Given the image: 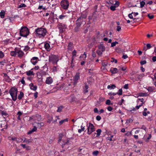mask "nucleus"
<instances>
[{
  "label": "nucleus",
  "mask_w": 156,
  "mask_h": 156,
  "mask_svg": "<svg viewBox=\"0 0 156 156\" xmlns=\"http://www.w3.org/2000/svg\"><path fill=\"white\" fill-rule=\"evenodd\" d=\"M87 17V16L86 15L82 14L76 21V25L78 27H81L82 24H85V19Z\"/></svg>",
  "instance_id": "nucleus-1"
},
{
  "label": "nucleus",
  "mask_w": 156,
  "mask_h": 156,
  "mask_svg": "<svg viewBox=\"0 0 156 156\" xmlns=\"http://www.w3.org/2000/svg\"><path fill=\"white\" fill-rule=\"evenodd\" d=\"M9 93L12 97V100L16 101L17 99L18 90L15 87L11 88L9 91Z\"/></svg>",
  "instance_id": "nucleus-2"
},
{
  "label": "nucleus",
  "mask_w": 156,
  "mask_h": 156,
  "mask_svg": "<svg viewBox=\"0 0 156 156\" xmlns=\"http://www.w3.org/2000/svg\"><path fill=\"white\" fill-rule=\"evenodd\" d=\"M29 30L28 28L24 26L21 28L20 34L21 36L26 37L29 34Z\"/></svg>",
  "instance_id": "nucleus-3"
},
{
  "label": "nucleus",
  "mask_w": 156,
  "mask_h": 156,
  "mask_svg": "<svg viewBox=\"0 0 156 156\" xmlns=\"http://www.w3.org/2000/svg\"><path fill=\"white\" fill-rule=\"evenodd\" d=\"M46 30L43 28H38L35 30L37 35L39 37H44L46 34Z\"/></svg>",
  "instance_id": "nucleus-4"
},
{
  "label": "nucleus",
  "mask_w": 156,
  "mask_h": 156,
  "mask_svg": "<svg viewBox=\"0 0 156 156\" xmlns=\"http://www.w3.org/2000/svg\"><path fill=\"white\" fill-rule=\"evenodd\" d=\"M59 60V58L57 55H51L49 56V62H51L54 65H56Z\"/></svg>",
  "instance_id": "nucleus-5"
},
{
  "label": "nucleus",
  "mask_w": 156,
  "mask_h": 156,
  "mask_svg": "<svg viewBox=\"0 0 156 156\" xmlns=\"http://www.w3.org/2000/svg\"><path fill=\"white\" fill-rule=\"evenodd\" d=\"M87 133L90 135L95 130V128L93 125L91 123H89L88 126H87Z\"/></svg>",
  "instance_id": "nucleus-6"
},
{
  "label": "nucleus",
  "mask_w": 156,
  "mask_h": 156,
  "mask_svg": "<svg viewBox=\"0 0 156 156\" xmlns=\"http://www.w3.org/2000/svg\"><path fill=\"white\" fill-rule=\"evenodd\" d=\"M61 5L63 9H66L69 7V2L67 0H63L61 2Z\"/></svg>",
  "instance_id": "nucleus-7"
},
{
  "label": "nucleus",
  "mask_w": 156,
  "mask_h": 156,
  "mask_svg": "<svg viewBox=\"0 0 156 156\" xmlns=\"http://www.w3.org/2000/svg\"><path fill=\"white\" fill-rule=\"evenodd\" d=\"M58 27L61 33H62L66 28V26L65 24L60 23L58 24Z\"/></svg>",
  "instance_id": "nucleus-8"
},
{
  "label": "nucleus",
  "mask_w": 156,
  "mask_h": 156,
  "mask_svg": "<svg viewBox=\"0 0 156 156\" xmlns=\"http://www.w3.org/2000/svg\"><path fill=\"white\" fill-rule=\"evenodd\" d=\"M80 76L79 73H77L75 76L73 80V85H75L78 82V80L80 79Z\"/></svg>",
  "instance_id": "nucleus-9"
},
{
  "label": "nucleus",
  "mask_w": 156,
  "mask_h": 156,
  "mask_svg": "<svg viewBox=\"0 0 156 156\" xmlns=\"http://www.w3.org/2000/svg\"><path fill=\"white\" fill-rule=\"evenodd\" d=\"M1 127L3 129H6L8 127V125L5 121H3L1 124Z\"/></svg>",
  "instance_id": "nucleus-10"
},
{
  "label": "nucleus",
  "mask_w": 156,
  "mask_h": 156,
  "mask_svg": "<svg viewBox=\"0 0 156 156\" xmlns=\"http://www.w3.org/2000/svg\"><path fill=\"white\" fill-rule=\"evenodd\" d=\"M53 82L52 78L51 77H49L47 78L46 83L48 84H51Z\"/></svg>",
  "instance_id": "nucleus-11"
},
{
  "label": "nucleus",
  "mask_w": 156,
  "mask_h": 156,
  "mask_svg": "<svg viewBox=\"0 0 156 156\" xmlns=\"http://www.w3.org/2000/svg\"><path fill=\"white\" fill-rule=\"evenodd\" d=\"M98 48L102 52H104L105 50V47L103 44H100L98 46Z\"/></svg>",
  "instance_id": "nucleus-12"
},
{
  "label": "nucleus",
  "mask_w": 156,
  "mask_h": 156,
  "mask_svg": "<svg viewBox=\"0 0 156 156\" xmlns=\"http://www.w3.org/2000/svg\"><path fill=\"white\" fill-rule=\"evenodd\" d=\"M37 59H38L37 57H33L31 60V62L34 65H35L37 62Z\"/></svg>",
  "instance_id": "nucleus-13"
},
{
  "label": "nucleus",
  "mask_w": 156,
  "mask_h": 156,
  "mask_svg": "<svg viewBox=\"0 0 156 156\" xmlns=\"http://www.w3.org/2000/svg\"><path fill=\"white\" fill-rule=\"evenodd\" d=\"M44 47L46 50L48 51H49L51 50V48L49 44L48 43H46L44 44Z\"/></svg>",
  "instance_id": "nucleus-14"
},
{
  "label": "nucleus",
  "mask_w": 156,
  "mask_h": 156,
  "mask_svg": "<svg viewBox=\"0 0 156 156\" xmlns=\"http://www.w3.org/2000/svg\"><path fill=\"white\" fill-rule=\"evenodd\" d=\"M30 89L34 91H35L37 88V86L36 85H34L33 83H30L29 84Z\"/></svg>",
  "instance_id": "nucleus-15"
},
{
  "label": "nucleus",
  "mask_w": 156,
  "mask_h": 156,
  "mask_svg": "<svg viewBox=\"0 0 156 156\" xmlns=\"http://www.w3.org/2000/svg\"><path fill=\"white\" fill-rule=\"evenodd\" d=\"M135 80L136 81H138L140 80L143 77V75L141 74H137L135 76Z\"/></svg>",
  "instance_id": "nucleus-16"
},
{
  "label": "nucleus",
  "mask_w": 156,
  "mask_h": 156,
  "mask_svg": "<svg viewBox=\"0 0 156 156\" xmlns=\"http://www.w3.org/2000/svg\"><path fill=\"white\" fill-rule=\"evenodd\" d=\"M110 71L112 74H115L118 72V69L116 68H111L110 70Z\"/></svg>",
  "instance_id": "nucleus-17"
},
{
  "label": "nucleus",
  "mask_w": 156,
  "mask_h": 156,
  "mask_svg": "<svg viewBox=\"0 0 156 156\" xmlns=\"http://www.w3.org/2000/svg\"><path fill=\"white\" fill-rule=\"evenodd\" d=\"M88 86L87 84H86L84 87L83 88V92L84 93H87L88 92Z\"/></svg>",
  "instance_id": "nucleus-18"
},
{
  "label": "nucleus",
  "mask_w": 156,
  "mask_h": 156,
  "mask_svg": "<svg viewBox=\"0 0 156 156\" xmlns=\"http://www.w3.org/2000/svg\"><path fill=\"white\" fill-rule=\"evenodd\" d=\"M27 75L28 76L33 75L34 76V73H33V71H31V70H29L27 71L26 72Z\"/></svg>",
  "instance_id": "nucleus-19"
},
{
  "label": "nucleus",
  "mask_w": 156,
  "mask_h": 156,
  "mask_svg": "<svg viewBox=\"0 0 156 156\" xmlns=\"http://www.w3.org/2000/svg\"><path fill=\"white\" fill-rule=\"evenodd\" d=\"M23 95V93L22 91L20 92V94L18 96V99L20 100L21 99Z\"/></svg>",
  "instance_id": "nucleus-20"
},
{
  "label": "nucleus",
  "mask_w": 156,
  "mask_h": 156,
  "mask_svg": "<svg viewBox=\"0 0 156 156\" xmlns=\"http://www.w3.org/2000/svg\"><path fill=\"white\" fill-rule=\"evenodd\" d=\"M83 123L82 124V125L81 126V129H79L78 130V132L79 133H81L82 131H83L85 129V126H83Z\"/></svg>",
  "instance_id": "nucleus-21"
},
{
  "label": "nucleus",
  "mask_w": 156,
  "mask_h": 156,
  "mask_svg": "<svg viewBox=\"0 0 156 156\" xmlns=\"http://www.w3.org/2000/svg\"><path fill=\"white\" fill-rule=\"evenodd\" d=\"M5 11L4 10H2L0 12V16L2 18H3L5 17Z\"/></svg>",
  "instance_id": "nucleus-22"
},
{
  "label": "nucleus",
  "mask_w": 156,
  "mask_h": 156,
  "mask_svg": "<svg viewBox=\"0 0 156 156\" xmlns=\"http://www.w3.org/2000/svg\"><path fill=\"white\" fill-rule=\"evenodd\" d=\"M73 46V43L70 42L69 43L68 46V49L69 50H71Z\"/></svg>",
  "instance_id": "nucleus-23"
},
{
  "label": "nucleus",
  "mask_w": 156,
  "mask_h": 156,
  "mask_svg": "<svg viewBox=\"0 0 156 156\" xmlns=\"http://www.w3.org/2000/svg\"><path fill=\"white\" fill-rule=\"evenodd\" d=\"M116 87V86L114 84H112L111 85H108L107 86V88L108 89H114Z\"/></svg>",
  "instance_id": "nucleus-24"
},
{
  "label": "nucleus",
  "mask_w": 156,
  "mask_h": 156,
  "mask_svg": "<svg viewBox=\"0 0 156 156\" xmlns=\"http://www.w3.org/2000/svg\"><path fill=\"white\" fill-rule=\"evenodd\" d=\"M24 53V52L21 50L18 54V57L19 58H22L23 56Z\"/></svg>",
  "instance_id": "nucleus-25"
},
{
  "label": "nucleus",
  "mask_w": 156,
  "mask_h": 156,
  "mask_svg": "<svg viewBox=\"0 0 156 156\" xmlns=\"http://www.w3.org/2000/svg\"><path fill=\"white\" fill-rule=\"evenodd\" d=\"M101 129H98L96 131L97 132V135L96 137H98L100 135L101 133Z\"/></svg>",
  "instance_id": "nucleus-26"
},
{
  "label": "nucleus",
  "mask_w": 156,
  "mask_h": 156,
  "mask_svg": "<svg viewBox=\"0 0 156 156\" xmlns=\"http://www.w3.org/2000/svg\"><path fill=\"white\" fill-rule=\"evenodd\" d=\"M68 121V119L66 118L63 120H62L61 121H60L59 122V123L60 125H62L64 122H67Z\"/></svg>",
  "instance_id": "nucleus-27"
},
{
  "label": "nucleus",
  "mask_w": 156,
  "mask_h": 156,
  "mask_svg": "<svg viewBox=\"0 0 156 156\" xmlns=\"http://www.w3.org/2000/svg\"><path fill=\"white\" fill-rule=\"evenodd\" d=\"M53 119V118L52 116H50L48 117V120L47 121V122L49 123H50L51 121Z\"/></svg>",
  "instance_id": "nucleus-28"
},
{
  "label": "nucleus",
  "mask_w": 156,
  "mask_h": 156,
  "mask_svg": "<svg viewBox=\"0 0 156 156\" xmlns=\"http://www.w3.org/2000/svg\"><path fill=\"white\" fill-rule=\"evenodd\" d=\"M63 108V106H60L58 107L57 112H61L62 111V109Z\"/></svg>",
  "instance_id": "nucleus-29"
},
{
  "label": "nucleus",
  "mask_w": 156,
  "mask_h": 156,
  "mask_svg": "<svg viewBox=\"0 0 156 156\" xmlns=\"http://www.w3.org/2000/svg\"><path fill=\"white\" fill-rule=\"evenodd\" d=\"M63 136V135L62 134L60 133L59 134L58 137V143H59L61 141Z\"/></svg>",
  "instance_id": "nucleus-30"
},
{
  "label": "nucleus",
  "mask_w": 156,
  "mask_h": 156,
  "mask_svg": "<svg viewBox=\"0 0 156 156\" xmlns=\"http://www.w3.org/2000/svg\"><path fill=\"white\" fill-rule=\"evenodd\" d=\"M72 58H74V57L76 56V51L75 50H74L73 51L72 53Z\"/></svg>",
  "instance_id": "nucleus-31"
},
{
  "label": "nucleus",
  "mask_w": 156,
  "mask_h": 156,
  "mask_svg": "<svg viewBox=\"0 0 156 156\" xmlns=\"http://www.w3.org/2000/svg\"><path fill=\"white\" fill-rule=\"evenodd\" d=\"M69 143V140H67L66 142H63V143L62 144V148L65 145L68 144Z\"/></svg>",
  "instance_id": "nucleus-32"
},
{
  "label": "nucleus",
  "mask_w": 156,
  "mask_h": 156,
  "mask_svg": "<svg viewBox=\"0 0 156 156\" xmlns=\"http://www.w3.org/2000/svg\"><path fill=\"white\" fill-rule=\"evenodd\" d=\"M153 81L154 82V85L156 87V73L154 74V77L153 78Z\"/></svg>",
  "instance_id": "nucleus-33"
},
{
  "label": "nucleus",
  "mask_w": 156,
  "mask_h": 156,
  "mask_svg": "<svg viewBox=\"0 0 156 156\" xmlns=\"http://www.w3.org/2000/svg\"><path fill=\"white\" fill-rule=\"evenodd\" d=\"M99 153V151H95L92 153V154L94 156H97Z\"/></svg>",
  "instance_id": "nucleus-34"
},
{
  "label": "nucleus",
  "mask_w": 156,
  "mask_h": 156,
  "mask_svg": "<svg viewBox=\"0 0 156 156\" xmlns=\"http://www.w3.org/2000/svg\"><path fill=\"white\" fill-rule=\"evenodd\" d=\"M140 7L141 8H143L144 5L145 3L144 1H142L140 2Z\"/></svg>",
  "instance_id": "nucleus-35"
},
{
  "label": "nucleus",
  "mask_w": 156,
  "mask_h": 156,
  "mask_svg": "<svg viewBox=\"0 0 156 156\" xmlns=\"http://www.w3.org/2000/svg\"><path fill=\"white\" fill-rule=\"evenodd\" d=\"M66 15H61L59 16V18L61 20H62L66 18Z\"/></svg>",
  "instance_id": "nucleus-36"
},
{
  "label": "nucleus",
  "mask_w": 156,
  "mask_h": 156,
  "mask_svg": "<svg viewBox=\"0 0 156 156\" xmlns=\"http://www.w3.org/2000/svg\"><path fill=\"white\" fill-rule=\"evenodd\" d=\"M44 124L43 122H41L40 123H37V126L39 128L41 127V126H44Z\"/></svg>",
  "instance_id": "nucleus-37"
},
{
  "label": "nucleus",
  "mask_w": 156,
  "mask_h": 156,
  "mask_svg": "<svg viewBox=\"0 0 156 156\" xmlns=\"http://www.w3.org/2000/svg\"><path fill=\"white\" fill-rule=\"evenodd\" d=\"M80 27H78L77 25H76V26L75 27L74 29V30L75 32H77L80 29Z\"/></svg>",
  "instance_id": "nucleus-38"
},
{
  "label": "nucleus",
  "mask_w": 156,
  "mask_h": 156,
  "mask_svg": "<svg viewBox=\"0 0 156 156\" xmlns=\"http://www.w3.org/2000/svg\"><path fill=\"white\" fill-rule=\"evenodd\" d=\"M96 52L98 55H101L102 54V52L100 50H97L96 51Z\"/></svg>",
  "instance_id": "nucleus-39"
},
{
  "label": "nucleus",
  "mask_w": 156,
  "mask_h": 156,
  "mask_svg": "<svg viewBox=\"0 0 156 156\" xmlns=\"http://www.w3.org/2000/svg\"><path fill=\"white\" fill-rule=\"evenodd\" d=\"M52 71L53 72H57V67L56 66H53V68H52Z\"/></svg>",
  "instance_id": "nucleus-40"
},
{
  "label": "nucleus",
  "mask_w": 156,
  "mask_h": 156,
  "mask_svg": "<svg viewBox=\"0 0 156 156\" xmlns=\"http://www.w3.org/2000/svg\"><path fill=\"white\" fill-rule=\"evenodd\" d=\"M26 5L25 4L23 3L21 4L18 7V8H21L22 7H26Z\"/></svg>",
  "instance_id": "nucleus-41"
},
{
  "label": "nucleus",
  "mask_w": 156,
  "mask_h": 156,
  "mask_svg": "<svg viewBox=\"0 0 156 156\" xmlns=\"http://www.w3.org/2000/svg\"><path fill=\"white\" fill-rule=\"evenodd\" d=\"M119 92H117V94L119 95H121L122 94V89H119Z\"/></svg>",
  "instance_id": "nucleus-42"
},
{
  "label": "nucleus",
  "mask_w": 156,
  "mask_h": 156,
  "mask_svg": "<svg viewBox=\"0 0 156 156\" xmlns=\"http://www.w3.org/2000/svg\"><path fill=\"white\" fill-rule=\"evenodd\" d=\"M146 46H147V49L146 50H145V51H146L147 49H150L151 47V45L149 44H147L146 45Z\"/></svg>",
  "instance_id": "nucleus-43"
},
{
  "label": "nucleus",
  "mask_w": 156,
  "mask_h": 156,
  "mask_svg": "<svg viewBox=\"0 0 156 156\" xmlns=\"http://www.w3.org/2000/svg\"><path fill=\"white\" fill-rule=\"evenodd\" d=\"M10 55L12 56H15L16 54L15 51H11L10 52Z\"/></svg>",
  "instance_id": "nucleus-44"
},
{
  "label": "nucleus",
  "mask_w": 156,
  "mask_h": 156,
  "mask_svg": "<svg viewBox=\"0 0 156 156\" xmlns=\"http://www.w3.org/2000/svg\"><path fill=\"white\" fill-rule=\"evenodd\" d=\"M133 12H132L131 13L129 14L128 15L129 17L131 19H133V18L132 15V14H133Z\"/></svg>",
  "instance_id": "nucleus-45"
},
{
  "label": "nucleus",
  "mask_w": 156,
  "mask_h": 156,
  "mask_svg": "<svg viewBox=\"0 0 156 156\" xmlns=\"http://www.w3.org/2000/svg\"><path fill=\"white\" fill-rule=\"evenodd\" d=\"M147 16L148 18L151 19H153L154 17V16L153 15H151L150 14H148L147 15Z\"/></svg>",
  "instance_id": "nucleus-46"
},
{
  "label": "nucleus",
  "mask_w": 156,
  "mask_h": 156,
  "mask_svg": "<svg viewBox=\"0 0 156 156\" xmlns=\"http://www.w3.org/2000/svg\"><path fill=\"white\" fill-rule=\"evenodd\" d=\"M21 50L20 49H18L17 48H15V52L16 53H16L18 54L19 53V52Z\"/></svg>",
  "instance_id": "nucleus-47"
},
{
  "label": "nucleus",
  "mask_w": 156,
  "mask_h": 156,
  "mask_svg": "<svg viewBox=\"0 0 156 156\" xmlns=\"http://www.w3.org/2000/svg\"><path fill=\"white\" fill-rule=\"evenodd\" d=\"M116 6H115L114 5V6H111V7H110V9L113 11H115V8H116Z\"/></svg>",
  "instance_id": "nucleus-48"
},
{
  "label": "nucleus",
  "mask_w": 156,
  "mask_h": 156,
  "mask_svg": "<svg viewBox=\"0 0 156 156\" xmlns=\"http://www.w3.org/2000/svg\"><path fill=\"white\" fill-rule=\"evenodd\" d=\"M4 55L2 51H0V58H2L4 57Z\"/></svg>",
  "instance_id": "nucleus-49"
},
{
  "label": "nucleus",
  "mask_w": 156,
  "mask_h": 156,
  "mask_svg": "<svg viewBox=\"0 0 156 156\" xmlns=\"http://www.w3.org/2000/svg\"><path fill=\"white\" fill-rule=\"evenodd\" d=\"M147 94L145 93H140L139 94V96H146Z\"/></svg>",
  "instance_id": "nucleus-50"
},
{
  "label": "nucleus",
  "mask_w": 156,
  "mask_h": 156,
  "mask_svg": "<svg viewBox=\"0 0 156 156\" xmlns=\"http://www.w3.org/2000/svg\"><path fill=\"white\" fill-rule=\"evenodd\" d=\"M1 114L3 115L6 116L8 114L5 112L2 111L1 112Z\"/></svg>",
  "instance_id": "nucleus-51"
},
{
  "label": "nucleus",
  "mask_w": 156,
  "mask_h": 156,
  "mask_svg": "<svg viewBox=\"0 0 156 156\" xmlns=\"http://www.w3.org/2000/svg\"><path fill=\"white\" fill-rule=\"evenodd\" d=\"M105 103L106 105H108L112 104H111V101L109 100H107L106 101Z\"/></svg>",
  "instance_id": "nucleus-52"
},
{
  "label": "nucleus",
  "mask_w": 156,
  "mask_h": 156,
  "mask_svg": "<svg viewBox=\"0 0 156 156\" xmlns=\"http://www.w3.org/2000/svg\"><path fill=\"white\" fill-rule=\"evenodd\" d=\"M133 121V120L131 119H127L126 121V123H129L130 122H132Z\"/></svg>",
  "instance_id": "nucleus-53"
},
{
  "label": "nucleus",
  "mask_w": 156,
  "mask_h": 156,
  "mask_svg": "<svg viewBox=\"0 0 156 156\" xmlns=\"http://www.w3.org/2000/svg\"><path fill=\"white\" fill-rule=\"evenodd\" d=\"M24 77H23L22 78V80L21 81V83L22 84H24V85L25 84V81L24 80Z\"/></svg>",
  "instance_id": "nucleus-54"
},
{
  "label": "nucleus",
  "mask_w": 156,
  "mask_h": 156,
  "mask_svg": "<svg viewBox=\"0 0 156 156\" xmlns=\"http://www.w3.org/2000/svg\"><path fill=\"white\" fill-rule=\"evenodd\" d=\"M147 62L146 60L141 61L140 62V63L141 65H143L145 64Z\"/></svg>",
  "instance_id": "nucleus-55"
},
{
  "label": "nucleus",
  "mask_w": 156,
  "mask_h": 156,
  "mask_svg": "<svg viewBox=\"0 0 156 156\" xmlns=\"http://www.w3.org/2000/svg\"><path fill=\"white\" fill-rule=\"evenodd\" d=\"M108 63L107 62H103L102 63V65L103 67H105L107 66Z\"/></svg>",
  "instance_id": "nucleus-56"
},
{
  "label": "nucleus",
  "mask_w": 156,
  "mask_h": 156,
  "mask_svg": "<svg viewBox=\"0 0 156 156\" xmlns=\"http://www.w3.org/2000/svg\"><path fill=\"white\" fill-rule=\"evenodd\" d=\"M119 2L118 1H116L115 3V4L114 6H116V7H118L119 6Z\"/></svg>",
  "instance_id": "nucleus-57"
},
{
  "label": "nucleus",
  "mask_w": 156,
  "mask_h": 156,
  "mask_svg": "<svg viewBox=\"0 0 156 156\" xmlns=\"http://www.w3.org/2000/svg\"><path fill=\"white\" fill-rule=\"evenodd\" d=\"M131 132H128L125 135L128 136L131 135Z\"/></svg>",
  "instance_id": "nucleus-58"
},
{
  "label": "nucleus",
  "mask_w": 156,
  "mask_h": 156,
  "mask_svg": "<svg viewBox=\"0 0 156 156\" xmlns=\"http://www.w3.org/2000/svg\"><path fill=\"white\" fill-rule=\"evenodd\" d=\"M96 120L98 121H100L101 119V117L99 115H98L96 116Z\"/></svg>",
  "instance_id": "nucleus-59"
},
{
  "label": "nucleus",
  "mask_w": 156,
  "mask_h": 156,
  "mask_svg": "<svg viewBox=\"0 0 156 156\" xmlns=\"http://www.w3.org/2000/svg\"><path fill=\"white\" fill-rule=\"evenodd\" d=\"M112 60L111 61L112 62H115V63H117V60L116 59H115L114 58H112Z\"/></svg>",
  "instance_id": "nucleus-60"
},
{
  "label": "nucleus",
  "mask_w": 156,
  "mask_h": 156,
  "mask_svg": "<svg viewBox=\"0 0 156 156\" xmlns=\"http://www.w3.org/2000/svg\"><path fill=\"white\" fill-rule=\"evenodd\" d=\"M108 110L109 111H111L113 109V108L111 106H108L107 108Z\"/></svg>",
  "instance_id": "nucleus-61"
},
{
  "label": "nucleus",
  "mask_w": 156,
  "mask_h": 156,
  "mask_svg": "<svg viewBox=\"0 0 156 156\" xmlns=\"http://www.w3.org/2000/svg\"><path fill=\"white\" fill-rule=\"evenodd\" d=\"M116 30L118 31H119L121 30V27L120 26H118L117 27Z\"/></svg>",
  "instance_id": "nucleus-62"
},
{
  "label": "nucleus",
  "mask_w": 156,
  "mask_h": 156,
  "mask_svg": "<svg viewBox=\"0 0 156 156\" xmlns=\"http://www.w3.org/2000/svg\"><path fill=\"white\" fill-rule=\"evenodd\" d=\"M32 131L34 132H35L37 130V128L35 126H34L33 128L31 129Z\"/></svg>",
  "instance_id": "nucleus-63"
},
{
  "label": "nucleus",
  "mask_w": 156,
  "mask_h": 156,
  "mask_svg": "<svg viewBox=\"0 0 156 156\" xmlns=\"http://www.w3.org/2000/svg\"><path fill=\"white\" fill-rule=\"evenodd\" d=\"M94 113H98L99 111H98V109L97 108H95L94 109Z\"/></svg>",
  "instance_id": "nucleus-64"
}]
</instances>
